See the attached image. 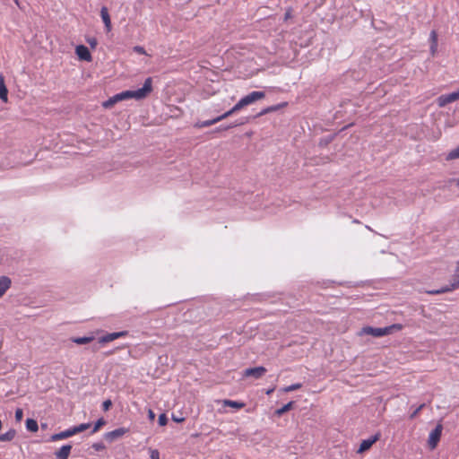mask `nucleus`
Returning <instances> with one entry per match:
<instances>
[{
  "label": "nucleus",
  "mask_w": 459,
  "mask_h": 459,
  "mask_svg": "<svg viewBox=\"0 0 459 459\" xmlns=\"http://www.w3.org/2000/svg\"><path fill=\"white\" fill-rule=\"evenodd\" d=\"M152 91V79L148 77L143 83V86L136 91H125L114 95L108 100L104 101L102 106L105 108H112L117 102L135 99L137 100L145 99Z\"/></svg>",
  "instance_id": "obj_1"
},
{
  "label": "nucleus",
  "mask_w": 459,
  "mask_h": 459,
  "mask_svg": "<svg viewBox=\"0 0 459 459\" xmlns=\"http://www.w3.org/2000/svg\"><path fill=\"white\" fill-rule=\"evenodd\" d=\"M403 325L394 324V325H391L389 326L383 327V328H380V327L375 328V327H371V326H367L362 329V332L366 334H369L374 337H382L385 335L391 334L394 332L401 331V330H403Z\"/></svg>",
  "instance_id": "obj_2"
},
{
  "label": "nucleus",
  "mask_w": 459,
  "mask_h": 459,
  "mask_svg": "<svg viewBox=\"0 0 459 459\" xmlns=\"http://www.w3.org/2000/svg\"><path fill=\"white\" fill-rule=\"evenodd\" d=\"M459 288V261L456 264V268L453 275L450 285L445 286L439 290H428L427 293L430 295H437L441 293L450 292Z\"/></svg>",
  "instance_id": "obj_3"
},
{
  "label": "nucleus",
  "mask_w": 459,
  "mask_h": 459,
  "mask_svg": "<svg viewBox=\"0 0 459 459\" xmlns=\"http://www.w3.org/2000/svg\"><path fill=\"white\" fill-rule=\"evenodd\" d=\"M443 427L441 424H437V427L430 432L428 444L430 449L437 447L442 434Z\"/></svg>",
  "instance_id": "obj_4"
},
{
  "label": "nucleus",
  "mask_w": 459,
  "mask_h": 459,
  "mask_svg": "<svg viewBox=\"0 0 459 459\" xmlns=\"http://www.w3.org/2000/svg\"><path fill=\"white\" fill-rule=\"evenodd\" d=\"M457 100H459V91L439 96L437 98V104L439 107H445Z\"/></svg>",
  "instance_id": "obj_5"
},
{
  "label": "nucleus",
  "mask_w": 459,
  "mask_h": 459,
  "mask_svg": "<svg viewBox=\"0 0 459 459\" xmlns=\"http://www.w3.org/2000/svg\"><path fill=\"white\" fill-rule=\"evenodd\" d=\"M380 437L381 434L377 432L371 437L362 440L358 449V453H364L365 451L370 449V447L380 439Z\"/></svg>",
  "instance_id": "obj_6"
},
{
  "label": "nucleus",
  "mask_w": 459,
  "mask_h": 459,
  "mask_svg": "<svg viewBox=\"0 0 459 459\" xmlns=\"http://www.w3.org/2000/svg\"><path fill=\"white\" fill-rule=\"evenodd\" d=\"M266 368L264 367L249 368L244 370L243 376L246 377H253L255 379L261 378L265 373Z\"/></svg>",
  "instance_id": "obj_7"
},
{
  "label": "nucleus",
  "mask_w": 459,
  "mask_h": 459,
  "mask_svg": "<svg viewBox=\"0 0 459 459\" xmlns=\"http://www.w3.org/2000/svg\"><path fill=\"white\" fill-rule=\"evenodd\" d=\"M265 97V93L264 91H252L247 96L242 98V100L245 106L250 105L256 100H262Z\"/></svg>",
  "instance_id": "obj_8"
},
{
  "label": "nucleus",
  "mask_w": 459,
  "mask_h": 459,
  "mask_svg": "<svg viewBox=\"0 0 459 459\" xmlns=\"http://www.w3.org/2000/svg\"><path fill=\"white\" fill-rule=\"evenodd\" d=\"M75 54L79 57V59L91 62L92 60V56L88 48L84 45H79L75 48Z\"/></svg>",
  "instance_id": "obj_9"
},
{
  "label": "nucleus",
  "mask_w": 459,
  "mask_h": 459,
  "mask_svg": "<svg viewBox=\"0 0 459 459\" xmlns=\"http://www.w3.org/2000/svg\"><path fill=\"white\" fill-rule=\"evenodd\" d=\"M128 432V429L126 428H118L117 429H114L112 431L107 432L105 434V438L109 441L113 442L114 440L123 437L125 434Z\"/></svg>",
  "instance_id": "obj_10"
},
{
  "label": "nucleus",
  "mask_w": 459,
  "mask_h": 459,
  "mask_svg": "<svg viewBox=\"0 0 459 459\" xmlns=\"http://www.w3.org/2000/svg\"><path fill=\"white\" fill-rule=\"evenodd\" d=\"M127 334H128L127 331H121V332H117V333H107L106 335L100 338L99 342L100 343L110 342L116 339L120 338V337H125Z\"/></svg>",
  "instance_id": "obj_11"
},
{
  "label": "nucleus",
  "mask_w": 459,
  "mask_h": 459,
  "mask_svg": "<svg viewBox=\"0 0 459 459\" xmlns=\"http://www.w3.org/2000/svg\"><path fill=\"white\" fill-rule=\"evenodd\" d=\"M100 16L105 24V28H106L107 31L109 32L111 30L112 26H111V20H110V16L108 13V10L106 6L101 7Z\"/></svg>",
  "instance_id": "obj_12"
},
{
  "label": "nucleus",
  "mask_w": 459,
  "mask_h": 459,
  "mask_svg": "<svg viewBox=\"0 0 459 459\" xmlns=\"http://www.w3.org/2000/svg\"><path fill=\"white\" fill-rule=\"evenodd\" d=\"M72 436H74V432L73 428H70L65 431L52 435L50 437V440L51 441H58V440L68 438Z\"/></svg>",
  "instance_id": "obj_13"
},
{
  "label": "nucleus",
  "mask_w": 459,
  "mask_h": 459,
  "mask_svg": "<svg viewBox=\"0 0 459 459\" xmlns=\"http://www.w3.org/2000/svg\"><path fill=\"white\" fill-rule=\"evenodd\" d=\"M12 281L7 276H0V299L11 287Z\"/></svg>",
  "instance_id": "obj_14"
},
{
  "label": "nucleus",
  "mask_w": 459,
  "mask_h": 459,
  "mask_svg": "<svg viewBox=\"0 0 459 459\" xmlns=\"http://www.w3.org/2000/svg\"><path fill=\"white\" fill-rule=\"evenodd\" d=\"M71 450H72L71 445L63 446L60 449H58L55 453L56 459H68Z\"/></svg>",
  "instance_id": "obj_15"
},
{
  "label": "nucleus",
  "mask_w": 459,
  "mask_h": 459,
  "mask_svg": "<svg viewBox=\"0 0 459 459\" xmlns=\"http://www.w3.org/2000/svg\"><path fill=\"white\" fill-rule=\"evenodd\" d=\"M287 106V102H282V103H280V104H277V105H273V106H270V107H267L264 109H262L257 115L256 117H262V116H264L268 113H272V112H274V111H277L282 108H285Z\"/></svg>",
  "instance_id": "obj_16"
},
{
  "label": "nucleus",
  "mask_w": 459,
  "mask_h": 459,
  "mask_svg": "<svg viewBox=\"0 0 459 459\" xmlns=\"http://www.w3.org/2000/svg\"><path fill=\"white\" fill-rule=\"evenodd\" d=\"M244 107H246V106H245L242 99H240L239 101L237 104H235L232 108H230L229 111L225 112L221 116H222L223 119H225V118L229 117L230 116L233 115L234 113L239 111Z\"/></svg>",
  "instance_id": "obj_17"
},
{
  "label": "nucleus",
  "mask_w": 459,
  "mask_h": 459,
  "mask_svg": "<svg viewBox=\"0 0 459 459\" xmlns=\"http://www.w3.org/2000/svg\"><path fill=\"white\" fill-rule=\"evenodd\" d=\"M223 120V117L222 116H219L215 118H212V119H210V120H205V121H203V122H199V123H196L195 125V127L197 128H203V127H208V126H211L220 121Z\"/></svg>",
  "instance_id": "obj_18"
},
{
  "label": "nucleus",
  "mask_w": 459,
  "mask_h": 459,
  "mask_svg": "<svg viewBox=\"0 0 459 459\" xmlns=\"http://www.w3.org/2000/svg\"><path fill=\"white\" fill-rule=\"evenodd\" d=\"M0 99L4 102L8 101V90L4 83V79L3 75H0Z\"/></svg>",
  "instance_id": "obj_19"
},
{
  "label": "nucleus",
  "mask_w": 459,
  "mask_h": 459,
  "mask_svg": "<svg viewBox=\"0 0 459 459\" xmlns=\"http://www.w3.org/2000/svg\"><path fill=\"white\" fill-rule=\"evenodd\" d=\"M224 406L232 407L234 409H242L245 407V403L242 402L232 401V400H223L222 401Z\"/></svg>",
  "instance_id": "obj_20"
},
{
  "label": "nucleus",
  "mask_w": 459,
  "mask_h": 459,
  "mask_svg": "<svg viewBox=\"0 0 459 459\" xmlns=\"http://www.w3.org/2000/svg\"><path fill=\"white\" fill-rule=\"evenodd\" d=\"M16 435V431L14 429H10L7 432L0 435V442L11 441L14 438Z\"/></svg>",
  "instance_id": "obj_21"
},
{
  "label": "nucleus",
  "mask_w": 459,
  "mask_h": 459,
  "mask_svg": "<svg viewBox=\"0 0 459 459\" xmlns=\"http://www.w3.org/2000/svg\"><path fill=\"white\" fill-rule=\"evenodd\" d=\"M293 404H294V402H290L288 403L287 404H285L284 406H282L281 408L280 409H277L275 411V414L277 416H281L282 414H284L285 412L289 411L290 410L292 409L293 407Z\"/></svg>",
  "instance_id": "obj_22"
},
{
  "label": "nucleus",
  "mask_w": 459,
  "mask_h": 459,
  "mask_svg": "<svg viewBox=\"0 0 459 459\" xmlns=\"http://www.w3.org/2000/svg\"><path fill=\"white\" fill-rule=\"evenodd\" d=\"M26 428L29 431H31V432H36L39 429L37 421L32 419H28L26 420Z\"/></svg>",
  "instance_id": "obj_23"
},
{
  "label": "nucleus",
  "mask_w": 459,
  "mask_h": 459,
  "mask_svg": "<svg viewBox=\"0 0 459 459\" xmlns=\"http://www.w3.org/2000/svg\"><path fill=\"white\" fill-rule=\"evenodd\" d=\"M93 337L92 336H89V337H75V338H73L72 341L73 342L76 343V344H86V343H89L91 342V341H93Z\"/></svg>",
  "instance_id": "obj_24"
},
{
  "label": "nucleus",
  "mask_w": 459,
  "mask_h": 459,
  "mask_svg": "<svg viewBox=\"0 0 459 459\" xmlns=\"http://www.w3.org/2000/svg\"><path fill=\"white\" fill-rule=\"evenodd\" d=\"M91 427V423H82L78 426L73 427L74 435L81 433L86 429H88Z\"/></svg>",
  "instance_id": "obj_25"
},
{
  "label": "nucleus",
  "mask_w": 459,
  "mask_h": 459,
  "mask_svg": "<svg viewBox=\"0 0 459 459\" xmlns=\"http://www.w3.org/2000/svg\"><path fill=\"white\" fill-rule=\"evenodd\" d=\"M459 158V146L456 147L455 149L450 151L446 157V160H455V159H458Z\"/></svg>",
  "instance_id": "obj_26"
},
{
  "label": "nucleus",
  "mask_w": 459,
  "mask_h": 459,
  "mask_svg": "<svg viewBox=\"0 0 459 459\" xmlns=\"http://www.w3.org/2000/svg\"><path fill=\"white\" fill-rule=\"evenodd\" d=\"M106 424V421L103 418L99 419L96 423L94 424L93 429L91 433L98 432L101 427H103Z\"/></svg>",
  "instance_id": "obj_27"
},
{
  "label": "nucleus",
  "mask_w": 459,
  "mask_h": 459,
  "mask_svg": "<svg viewBox=\"0 0 459 459\" xmlns=\"http://www.w3.org/2000/svg\"><path fill=\"white\" fill-rule=\"evenodd\" d=\"M302 387V385L300 383L293 384L290 385H288L284 388H282V391L285 393L292 392L298 389H300Z\"/></svg>",
  "instance_id": "obj_28"
},
{
  "label": "nucleus",
  "mask_w": 459,
  "mask_h": 459,
  "mask_svg": "<svg viewBox=\"0 0 459 459\" xmlns=\"http://www.w3.org/2000/svg\"><path fill=\"white\" fill-rule=\"evenodd\" d=\"M150 457L151 459H160V452L157 449L150 448Z\"/></svg>",
  "instance_id": "obj_29"
},
{
  "label": "nucleus",
  "mask_w": 459,
  "mask_h": 459,
  "mask_svg": "<svg viewBox=\"0 0 459 459\" xmlns=\"http://www.w3.org/2000/svg\"><path fill=\"white\" fill-rule=\"evenodd\" d=\"M425 407V404L422 403L420 404L418 408L415 409V411L410 415V418L411 419H414L418 414L419 412Z\"/></svg>",
  "instance_id": "obj_30"
},
{
  "label": "nucleus",
  "mask_w": 459,
  "mask_h": 459,
  "mask_svg": "<svg viewBox=\"0 0 459 459\" xmlns=\"http://www.w3.org/2000/svg\"><path fill=\"white\" fill-rule=\"evenodd\" d=\"M430 43L431 44L437 43V34L435 30H432L430 32Z\"/></svg>",
  "instance_id": "obj_31"
},
{
  "label": "nucleus",
  "mask_w": 459,
  "mask_h": 459,
  "mask_svg": "<svg viewBox=\"0 0 459 459\" xmlns=\"http://www.w3.org/2000/svg\"><path fill=\"white\" fill-rule=\"evenodd\" d=\"M111 405H112V402L110 400H106L102 403V408L104 411H108L109 408L111 407Z\"/></svg>",
  "instance_id": "obj_32"
},
{
  "label": "nucleus",
  "mask_w": 459,
  "mask_h": 459,
  "mask_svg": "<svg viewBox=\"0 0 459 459\" xmlns=\"http://www.w3.org/2000/svg\"><path fill=\"white\" fill-rule=\"evenodd\" d=\"M87 43L92 48H96L98 42H97V39L95 38H91V39H87Z\"/></svg>",
  "instance_id": "obj_33"
},
{
  "label": "nucleus",
  "mask_w": 459,
  "mask_h": 459,
  "mask_svg": "<svg viewBox=\"0 0 459 459\" xmlns=\"http://www.w3.org/2000/svg\"><path fill=\"white\" fill-rule=\"evenodd\" d=\"M23 417V411L22 409H17L16 411H15V419L17 420H21Z\"/></svg>",
  "instance_id": "obj_34"
},
{
  "label": "nucleus",
  "mask_w": 459,
  "mask_h": 459,
  "mask_svg": "<svg viewBox=\"0 0 459 459\" xmlns=\"http://www.w3.org/2000/svg\"><path fill=\"white\" fill-rule=\"evenodd\" d=\"M290 18H292V10L289 8L284 14V21H288Z\"/></svg>",
  "instance_id": "obj_35"
},
{
  "label": "nucleus",
  "mask_w": 459,
  "mask_h": 459,
  "mask_svg": "<svg viewBox=\"0 0 459 459\" xmlns=\"http://www.w3.org/2000/svg\"><path fill=\"white\" fill-rule=\"evenodd\" d=\"M134 50L135 52H137V53L141 54V55H145V54H146V52H145L144 48H143V47H141V46H136V47H134Z\"/></svg>",
  "instance_id": "obj_36"
},
{
  "label": "nucleus",
  "mask_w": 459,
  "mask_h": 459,
  "mask_svg": "<svg viewBox=\"0 0 459 459\" xmlns=\"http://www.w3.org/2000/svg\"><path fill=\"white\" fill-rule=\"evenodd\" d=\"M166 422H167L166 416L164 414L160 415L159 417V423H160V425H165Z\"/></svg>",
  "instance_id": "obj_37"
},
{
  "label": "nucleus",
  "mask_w": 459,
  "mask_h": 459,
  "mask_svg": "<svg viewBox=\"0 0 459 459\" xmlns=\"http://www.w3.org/2000/svg\"><path fill=\"white\" fill-rule=\"evenodd\" d=\"M437 43H434V44H431L430 45V51H431V54L432 56L435 55V53L437 52Z\"/></svg>",
  "instance_id": "obj_38"
},
{
  "label": "nucleus",
  "mask_w": 459,
  "mask_h": 459,
  "mask_svg": "<svg viewBox=\"0 0 459 459\" xmlns=\"http://www.w3.org/2000/svg\"><path fill=\"white\" fill-rule=\"evenodd\" d=\"M93 447L96 449V450H100V449H103L104 448V446L102 444H94L93 445Z\"/></svg>",
  "instance_id": "obj_39"
},
{
  "label": "nucleus",
  "mask_w": 459,
  "mask_h": 459,
  "mask_svg": "<svg viewBox=\"0 0 459 459\" xmlns=\"http://www.w3.org/2000/svg\"><path fill=\"white\" fill-rule=\"evenodd\" d=\"M236 125H230V126H224V127H220L219 130H228L230 128H232L234 127Z\"/></svg>",
  "instance_id": "obj_40"
},
{
  "label": "nucleus",
  "mask_w": 459,
  "mask_h": 459,
  "mask_svg": "<svg viewBox=\"0 0 459 459\" xmlns=\"http://www.w3.org/2000/svg\"><path fill=\"white\" fill-rule=\"evenodd\" d=\"M172 420L176 422H182L184 421V418H176L175 416L172 417Z\"/></svg>",
  "instance_id": "obj_41"
},
{
  "label": "nucleus",
  "mask_w": 459,
  "mask_h": 459,
  "mask_svg": "<svg viewBox=\"0 0 459 459\" xmlns=\"http://www.w3.org/2000/svg\"><path fill=\"white\" fill-rule=\"evenodd\" d=\"M273 391H274V388L268 389V390L266 391V394H268V395H269V394H271Z\"/></svg>",
  "instance_id": "obj_42"
},
{
  "label": "nucleus",
  "mask_w": 459,
  "mask_h": 459,
  "mask_svg": "<svg viewBox=\"0 0 459 459\" xmlns=\"http://www.w3.org/2000/svg\"><path fill=\"white\" fill-rule=\"evenodd\" d=\"M456 186L459 187V178L456 180Z\"/></svg>",
  "instance_id": "obj_43"
},
{
  "label": "nucleus",
  "mask_w": 459,
  "mask_h": 459,
  "mask_svg": "<svg viewBox=\"0 0 459 459\" xmlns=\"http://www.w3.org/2000/svg\"><path fill=\"white\" fill-rule=\"evenodd\" d=\"M150 416L153 417V413L152 411H150Z\"/></svg>",
  "instance_id": "obj_44"
},
{
  "label": "nucleus",
  "mask_w": 459,
  "mask_h": 459,
  "mask_svg": "<svg viewBox=\"0 0 459 459\" xmlns=\"http://www.w3.org/2000/svg\"><path fill=\"white\" fill-rule=\"evenodd\" d=\"M15 2H17L18 0H14Z\"/></svg>",
  "instance_id": "obj_45"
}]
</instances>
